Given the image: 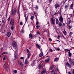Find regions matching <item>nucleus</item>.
Wrapping results in <instances>:
<instances>
[{"mask_svg":"<svg viewBox=\"0 0 74 74\" xmlns=\"http://www.w3.org/2000/svg\"><path fill=\"white\" fill-rule=\"evenodd\" d=\"M12 46L14 48L16 49V51H17L18 49V47L17 45H16V43L15 42H13Z\"/></svg>","mask_w":74,"mask_h":74,"instance_id":"1","label":"nucleus"},{"mask_svg":"<svg viewBox=\"0 0 74 74\" xmlns=\"http://www.w3.org/2000/svg\"><path fill=\"white\" fill-rule=\"evenodd\" d=\"M16 13V9L14 8L12 12V15L14 16Z\"/></svg>","mask_w":74,"mask_h":74,"instance_id":"2","label":"nucleus"},{"mask_svg":"<svg viewBox=\"0 0 74 74\" xmlns=\"http://www.w3.org/2000/svg\"><path fill=\"white\" fill-rule=\"evenodd\" d=\"M3 67L6 71H8V67L7 66H6L5 63L3 65Z\"/></svg>","mask_w":74,"mask_h":74,"instance_id":"3","label":"nucleus"},{"mask_svg":"<svg viewBox=\"0 0 74 74\" xmlns=\"http://www.w3.org/2000/svg\"><path fill=\"white\" fill-rule=\"evenodd\" d=\"M10 24L12 26H14V20H12L11 21Z\"/></svg>","mask_w":74,"mask_h":74,"instance_id":"4","label":"nucleus"},{"mask_svg":"<svg viewBox=\"0 0 74 74\" xmlns=\"http://www.w3.org/2000/svg\"><path fill=\"white\" fill-rule=\"evenodd\" d=\"M47 74V72H46V71L45 69H44L43 71H42L41 73V74Z\"/></svg>","mask_w":74,"mask_h":74,"instance_id":"5","label":"nucleus"},{"mask_svg":"<svg viewBox=\"0 0 74 74\" xmlns=\"http://www.w3.org/2000/svg\"><path fill=\"white\" fill-rule=\"evenodd\" d=\"M59 19L60 21H61L62 22H63V19L62 16H61L60 17Z\"/></svg>","mask_w":74,"mask_h":74,"instance_id":"6","label":"nucleus"},{"mask_svg":"<svg viewBox=\"0 0 74 74\" xmlns=\"http://www.w3.org/2000/svg\"><path fill=\"white\" fill-rule=\"evenodd\" d=\"M37 66L38 69H41V67H42V65H41V64H39V65H38Z\"/></svg>","mask_w":74,"mask_h":74,"instance_id":"7","label":"nucleus"},{"mask_svg":"<svg viewBox=\"0 0 74 74\" xmlns=\"http://www.w3.org/2000/svg\"><path fill=\"white\" fill-rule=\"evenodd\" d=\"M11 33H10L9 32H8L7 34H6V35L7 36H8V37H10V36H11Z\"/></svg>","mask_w":74,"mask_h":74,"instance_id":"8","label":"nucleus"},{"mask_svg":"<svg viewBox=\"0 0 74 74\" xmlns=\"http://www.w3.org/2000/svg\"><path fill=\"white\" fill-rule=\"evenodd\" d=\"M51 22L53 25H54V24H55V23H54V20H53V18H51Z\"/></svg>","mask_w":74,"mask_h":74,"instance_id":"9","label":"nucleus"},{"mask_svg":"<svg viewBox=\"0 0 74 74\" xmlns=\"http://www.w3.org/2000/svg\"><path fill=\"white\" fill-rule=\"evenodd\" d=\"M66 65L67 66H68L69 67H71V65L68 62H67L66 63Z\"/></svg>","mask_w":74,"mask_h":74,"instance_id":"10","label":"nucleus"},{"mask_svg":"<svg viewBox=\"0 0 74 74\" xmlns=\"http://www.w3.org/2000/svg\"><path fill=\"white\" fill-rule=\"evenodd\" d=\"M25 17V22H27V18H28V17L26 15H24Z\"/></svg>","mask_w":74,"mask_h":74,"instance_id":"11","label":"nucleus"},{"mask_svg":"<svg viewBox=\"0 0 74 74\" xmlns=\"http://www.w3.org/2000/svg\"><path fill=\"white\" fill-rule=\"evenodd\" d=\"M59 7V4H56L55 5V8L57 9Z\"/></svg>","mask_w":74,"mask_h":74,"instance_id":"12","label":"nucleus"},{"mask_svg":"<svg viewBox=\"0 0 74 74\" xmlns=\"http://www.w3.org/2000/svg\"><path fill=\"white\" fill-rule=\"evenodd\" d=\"M56 23L57 25H58V23H59V20L58 18H56Z\"/></svg>","mask_w":74,"mask_h":74,"instance_id":"13","label":"nucleus"},{"mask_svg":"<svg viewBox=\"0 0 74 74\" xmlns=\"http://www.w3.org/2000/svg\"><path fill=\"white\" fill-rule=\"evenodd\" d=\"M42 56H43V53H40L39 55V57H41Z\"/></svg>","mask_w":74,"mask_h":74,"instance_id":"14","label":"nucleus"},{"mask_svg":"<svg viewBox=\"0 0 74 74\" xmlns=\"http://www.w3.org/2000/svg\"><path fill=\"white\" fill-rule=\"evenodd\" d=\"M49 58H47L45 60V62H49Z\"/></svg>","mask_w":74,"mask_h":74,"instance_id":"15","label":"nucleus"},{"mask_svg":"<svg viewBox=\"0 0 74 74\" xmlns=\"http://www.w3.org/2000/svg\"><path fill=\"white\" fill-rule=\"evenodd\" d=\"M50 73L51 74H55V71L53 70L51 71Z\"/></svg>","mask_w":74,"mask_h":74,"instance_id":"16","label":"nucleus"},{"mask_svg":"<svg viewBox=\"0 0 74 74\" xmlns=\"http://www.w3.org/2000/svg\"><path fill=\"white\" fill-rule=\"evenodd\" d=\"M28 55V56L27 57V58L26 59H28V58H29V57H30V55L31 54L30 53H29L28 54H27Z\"/></svg>","mask_w":74,"mask_h":74,"instance_id":"17","label":"nucleus"},{"mask_svg":"<svg viewBox=\"0 0 74 74\" xmlns=\"http://www.w3.org/2000/svg\"><path fill=\"white\" fill-rule=\"evenodd\" d=\"M68 53H69V56H70V57H71V56L72 54L71 53H70V51H69Z\"/></svg>","mask_w":74,"mask_h":74,"instance_id":"18","label":"nucleus"},{"mask_svg":"<svg viewBox=\"0 0 74 74\" xmlns=\"http://www.w3.org/2000/svg\"><path fill=\"white\" fill-rule=\"evenodd\" d=\"M36 46L37 47H38V48L39 49L40 48V47L38 45V44H36Z\"/></svg>","mask_w":74,"mask_h":74,"instance_id":"19","label":"nucleus"},{"mask_svg":"<svg viewBox=\"0 0 74 74\" xmlns=\"http://www.w3.org/2000/svg\"><path fill=\"white\" fill-rule=\"evenodd\" d=\"M27 62H28V61H27V59H26L25 60V64H27Z\"/></svg>","mask_w":74,"mask_h":74,"instance_id":"20","label":"nucleus"},{"mask_svg":"<svg viewBox=\"0 0 74 74\" xmlns=\"http://www.w3.org/2000/svg\"><path fill=\"white\" fill-rule=\"evenodd\" d=\"M32 35L30 34L29 35V38H31L32 37Z\"/></svg>","mask_w":74,"mask_h":74,"instance_id":"21","label":"nucleus"},{"mask_svg":"<svg viewBox=\"0 0 74 74\" xmlns=\"http://www.w3.org/2000/svg\"><path fill=\"white\" fill-rule=\"evenodd\" d=\"M63 33L64 34V35H66V34H67V32H66V31L65 30L64 31Z\"/></svg>","mask_w":74,"mask_h":74,"instance_id":"22","label":"nucleus"},{"mask_svg":"<svg viewBox=\"0 0 74 74\" xmlns=\"http://www.w3.org/2000/svg\"><path fill=\"white\" fill-rule=\"evenodd\" d=\"M58 25L59 26L61 27L62 26V23H59L58 24Z\"/></svg>","mask_w":74,"mask_h":74,"instance_id":"23","label":"nucleus"},{"mask_svg":"<svg viewBox=\"0 0 74 74\" xmlns=\"http://www.w3.org/2000/svg\"><path fill=\"white\" fill-rule=\"evenodd\" d=\"M70 7H71V9H73V4H72L71 5Z\"/></svg>","mask_w":74,"mask_h":74,"instance_id":"24","label":"nucleus"},{"mask_svg":"<svg viewBox=\"0 0 74 74\" xmlns=\"http://www.w3.org/2000/svg\"><path fill=\"white\" fill-rule=\"evenodd\" d=\"M14 25H13L12 26H11V30H13V29H14Z\"/></svg>","mask_w":74,"mask_h":74,"instance_id":"25","label":"nucleus"},{"mask_svg":"<svg viewBox=\"0 0 74 74\" xmlns=\"http://www.w3.org/2000/svg\"><path fill=\"white\" fill-rule=\"evenodd\" d=\"M58 60V59L57 58H56L54 59V61H55L56 62L57 60Z\"/></svg>","mask_w":74,"mask_h":74,"instance_id":"26","label":"nucleus"},{"mask_svg":"<svg viewBox=\"0 0 74 74\" xmlns=\"http://www.w3.org/2000/svg\"><path fill=\"white\" fill-rule=\"evenodd\" d=\"M69 60L70 63L71 64V62H72L71 61V58H69Z\"/></svg>","mask_w":74,"mask_h":74,"instance_id":"27","label":"nucleus"},{"mask_svg":"<svg viewBox=\"0 0 74 74\" xmlns=\"http://www.w3.org/2000/svg\"><path fill=\"white\" fill-rule=\"evenodd\" d=\"M20 63V65H21L22 66H23V63H22V62H21L20 63Z\"/></svg>","mask_w":74,"mask_h":74,"instance_id":"28","label":"nucleus"},{"mask_svg":"<svg viewBox=\"0 0 74 74\" xmlns=\"http://www.w3.org/2000/svg\"><path fill=\"white\" fill-rule=\"evenodd\" d=\"M4 18H3V19L2 20V23H4Z\"/></svg>","mask_w":74,"mask_h":74,"instance_id":"29","label":"nucleus"},{"mask_svg":"<svg viewBox=\"0 0 74 74\" xmlns=\"http://www.w3.org/2000/svg\"><path fill=\"white\" fill-rule=\"evenodd\" d=\"M69 6V5H66L65 6V8H67V7Z\"/></svg>","mask_w":74,"mask_h":74,"instance_id":"30","label":"nucleus"},{"mask_svg":"<svg viewBox=\"0 0 74 74\" xmlns=\"http://www.w3.org/2000/svg\"><path fill=\"white\" fill-rule=\"evenodd\" d=\"M20 25H23V23H22V22H20Z\"/></svg>","mask_w":74,"mask_h":74,"instance_id":"31","label":"nucleus"},{"mask_svg":"<svg viewBox=\"0 0 74 74\" xmlns=\"http://www.w3.org/2000/svg\"><path fill=\"white\" fill-rule=\"evenodd\" d=\"M17 14L18 15H19V10H18L17 12Z\"/></svg>","mask_w":74,"mask_h":74,"instance_id":"32","label":"nucleus"},{"mask_svg":"<svg viewBox=\"0 0 74 74\" xmlns=\"http://www.w3.org/2000/svg\"><path fill=\"white\" fill-rule=\"evenodd\" d=\"M36 27V29H38V28L39 27V26L37 25Z\"/></svg>","mask_w":74,"mask_h":74,"instance_id":"33","label":"nucleus"},{"mask_svg":"<svg viewBox=\"0 0 74 74\" xmlns=\"http://www.w3.org/2000/svg\"><path fill=\"white\" fill-rule=\"evenodd\" d=\"M71 64H73V65H74V61L73 62H71Z\"/></svg>","mask_w":74,"mask_h":74,"instance_id":"34","label":"nucleus"},{"mask_svg":"<svg viewBox=\"0 0 74 74\" xmlns=\"http://www.w3.org/2000/svg\"><path fill=\"white\" fill-rule=\"evenodd\" d=\"M68 27H69V29H71V26H69Z\"/></svg>","mask_w":74,"mask_h":74,"instance_id":"35","label":"nucleus"},{"mask_svg":"<svg viewBox=\"0 0 74 74\" xmlns=\"http://www.w3.org/2000/svg\"><path fill=\"white\" fill-rule=\"evenodd\" d=\"M65 51L66 52H68V51H69V50H68L67 49H66L65 50Z\"/></svg>","mask_w":74,"mask_h":74,"instance_id":"36","label":"nucleus"},{"mask_svg":"<svg viewBox=\"0 0 74 74\" xmlns=\"http://www.w3.org/2000/svg\"><path fill=\"white\" fill-rule=\"evenodd\" d=\"M14 55L15 56H17V54H16V53H14Z\"/></svg>","mask_w":74,"mask_h":74,"instance_id":"37","label":"nucleus"},{"mask_svg":"<svg viewBox=\"0 0 74 74\" xmlns=\"http://www.w3.org/2000/svg\"><path fill=\"white\" fill-rule=\"evenodd\" d=\"M53 69V67H51L50 68V69L51 70H52V69Z\"/></svg>","mask_w":74,"mask_h":74,"instance_id":"38","label":"nucleus"},{"mask_svg":"<svg viewBox=\"0 0 74 74\" xmlns=\"http://www.w3.org/2000/svg\"><path fill=\"white\" fill-rule=\"evenodd\" d=\"M49 51H50V52H52V51H53V50H52V49H50V50H49Z\"/></svg>","mask_w":74,"mask_h":74,"instance_id":"39","label":"nucleus"},{"mask_svg":"<svg viewBox=\"0 0 74 74\" xmlns=\"http://www.w3.org/2000/svg\"><path fill=\"white\" fill-rule=\"evenodd\" d=\"M34 18V17H31V19L32 20H33V19Z\"/></svg>","mask_w":74,"mask_h":74,"instance_id":"40","label":"nucleus"},{"mask_svg":"<svg viewBox=\"0 0 74 74\" xmlns=\"http://www.w3.org/2000/svg\"><path fill=\"white\" fill-rule=\"evenodd\" d=\"M14 73H17V71H16V70H15L14 71Z\"/></svg>","mask_w":74,"mask_h":74,"instance_id":"41","label":"nucleus"},{"mask_svg":"<svg viewBox=\"0 0 74 74\" xmlns=\"http://www.w3.org/2000/svg\"><path fill=\"white\" fill-rule=\"evenodd\" d=\"M68 23L69 24H70V23H71V21H69L68 22Z\"/></svg>","mask_w":74,"mask_h":74,"instance_id":"42","label":"nucleus"},{"mask_svg":"<svg viewBox=\"0 0 74 74\" xmlns=\"http://www.w3.org/2000/svg\"><path fill=\"white\" fill-rule=\"evenodd\" d=\"M60 50V49H59V48H58L57 49H56L57 51H59V50Z\"/></svg>","mask_w":74,"mask_h":74,"instance_id":"43","label":"nucleus"},{"mask_svg":"<svg viewBox=\"0 0 74 74\" xmlns=\"http://www.w3.org/2000/svg\"><path fill=\"white\" fill-rule=\"evenodd\" d=\"M17 56H14V58L15 59H16V58H17V57H16Z\"/></svg>","mask_w":74,"mask_h":74,"instance_id":"44","label":"nucleus"},{"mask_svg":"<svg viewBox=\"0 0 74 74\" xmlns=\"http://www.w3.org/2000/svg\"><path fill=\"white\" fill-rule=\"evenodd\" d=\"M73 72H72V73L73 74H74V69L73 70Z\"/></svg>","mask_w":74,"mask_h":74,"instance_id":"45","label":"nucleus"},{"mask_svg":"<svg viewBox=\"0 0 74 74\" xmlns=\"http://www.w3.org/2000/svg\"><path fill=\"white\" fill-rule=\"evenodd\" d=\"M71 34H72V33L70 32V34H69V35H70V36H71Z\"/></svg>","mask_w":74,"mask_h":74,"instance_id":"46","label":"nucleus"},{"mask_svg":"<svg viewBox=\"0 0 74 74\" xmlns=\"http://www.w3.org/2000/svg\"><path fill=\"white\" fill-rule=\"evenodd\" d=\"M27 51L29 53V52H29V49H27Z\"/></svg>","mask_w":74,"mask_h":74,"instance_id":"47","label":"nucleus"},{"mask_svg":"<svg viewBox=\"0 0 74 74\" xmlns=\"http://www.w3.org/2000/svg\"><path fill=\"white\" fill-rule=\"evenodd\" d=\"M8 21H10V17H9L8 18Z\"/></svg>","mask_w":74,"mask_h":74,"instance_id":"48","label":"nucleus"},{"mask_svg":"<svg viewBox=\"0 0 74 74\" xmlns=\"http://www.w3.org/2000/svg\"><path fill=\"white\" fill-rule=\"evenodd\" d=\"M37 34H40V33H39V32H37Z\"/></svg>","mask_w":74,"mask_h":74,"instance_id":"49","label":"nucleus"},{"mask_svg":"<svg viewBox=\"0 0 74 74\" xmlns=\"http://www.w3.org/2000/svg\"><path fill=\"white\" fill-rule=\"evenodd\" d=\"M58 39H59V38H60V36H59L58 35Z\"/></svg>","mask_w":74,"mask_h":74,"instance_id":"50","label":"nucleus"},{"mask_svg":"<svg viewBox=\"0 0 74 74\" xmlns=\"http://www.w3.org/2000/svg\"><path fill=\"white\" fill-rule=\"evenodd\" d=\"M3 60H5V57L3 58Z\"/></svg>","mask_w":74,"mask_h":74,"instance_id":"51","label":"nucleus"},{"mask_svg":"<svg viewBox=\"0 0 74 74\" xmlns=\"http://www.w3.org/2000/svg\"><path fill=\"white\" fill-rule=\"evenodd\" d=\"M49 40L50 41H52V39H51V38H49Z\"/></svg>","mask_w":74,"mask_h":74,"instance_id":"52","label":"nucleus"},{"mask_svg":"<svg viewBox=\"0 0 74 74\" xmlns=\"http://www.w3.org/2000/svg\"><path fill=\"white\" fill-rule=\"evenodd\" d=\"M38 22H37L36 23V25H38Z\"/></svg>","mask_w":74,"mask_h":74,"instance_id":"53","label":"nucleus"},{"mask_svg":"<svg viewBox=\"0 0 74 74\" xmlns=\"http://www.w3.org/2000/svg\"><path fill=\"white\" fill-rule=\"evenodd\" d=\"M36 10H37V9H38V7L36 6Z\"/></svg>","mask_w":74,"mask_h":74,"instance_id":"54","label":"nucleus"},{"mask_svg":"<svg viewBox=\"0 0 74 74\" xmlns=\"http://www.w3.org/2000/svg\"><path fill=\"white\" fill-rule=\"evenodd\" d=\"M22 33H24V31L23 30H22L21 31Z\"/></svg>","mask_w":74,"mask_h":74,"instance_id":"55","label":"nucleus"},{"mask_svg":"<svg viewBox=\"0 0 74 74\" xmlns=\"http://www.w3.org/2000/svg\"><path fill=\"white\" fill-rule=\"evenodd\" d=\"M68 73L69 74H72L71 72H69Z\"/></svg>","mask_w":74,"mask_h":74,"instance_id":"56","label":"nucleus"},{"mask_svg":"<svg viewBox=\"0 0 74 74\" xmlns=\"http://www.w3.org/2000/svg\"><path fill=\"white\" fill-rule=\"evenodd\" d=\"M20 59H23V57H21Z\"/></svg>","mask_w":74,"mask_h":74,"instance_id":"57","label":"nucleus"},{"mask_svg":"<svg viewBox=\"0 0 74 74\" xmlns=\"http://www.w3.org/2000/svg\"><path fill=\"white\" fill-rule=\"evenodd\" d=\"M3 53L4 54H5V52H4Z\"/></svg>","mask_w":74,"mask_h":74,"instance_id":"58","label":"nucleus"},{"mask_svg":"<svg viewBox=\"0 0 74 74\" xmlns=\"http://www.w3.org/2000/svg\"><path fill=\"white\" fill-rule=\"evenodd\" d=\"M34 62H35V61H33V63H34Z\"/></svg>","mask_w":74,"mask_h":74,"instance_id":"59","label":"nucleus"},{"mask_svg":"<svg viewBox=\"0 0 74 74\" xmlns=\"http://www.w3.org/2000/svg\"><path fill=\"white\" fill-rule=\"evenodd\" d=\"M57 41H59V42H60V41H59V40H57Z\"/></svg>","mask_w":74,"mask_h":74,"instance_id":"60","label":"nucleus"},{"mask_svg":"<svg viewBox=\"0 0 74 74\" xmlns=\"http://www.w3.org/2000/svg\"><path fill=\"white\" fill-rule=\"evenodd\" d=\"M4 55V54L3 53L1 54V55Z\"/></svg>","mask_w":74,"mask_h":74,"instance_id":"61","label":"nucleus"},{"mask_svg":"<svg viewBox=\"0 0 74 74\" xmlns=\"http://www.w3.org/2000/svg\"><path fill=\"white\" fill-rule=\"evenodd\" d=\"M51 1H50L49 2H50V3H51Z\"/></svg>","mask_w":74,"mask_h":74,"instance_id":"62","label":"nucleus"},{"mask_svg":"<svg viewBox=\"0 0 74 74\" xmlns=\"http://www.w3.org/2000/svg\"><path fill=\"white\" fill-rule=\"evenodd\" d=\"M34 13V14H35V15H36V13Z\"/></svg>","mask_w":74,"mask_h":74,"instance_id":"63","label":"nucleus"},{"mask_svg":"<svg viewBox=\"0 0 74 74\" xmlns=\"http://www.w3.org/2000/svg\"><path fill=\"white\" fill-rule=\"evenodd\" d=\"M5 53H8L5 52Z\"/></svg>","mask_w":74,"mask_h":74,"instance_id":"64","label":"nucleus"}]
</instances>
